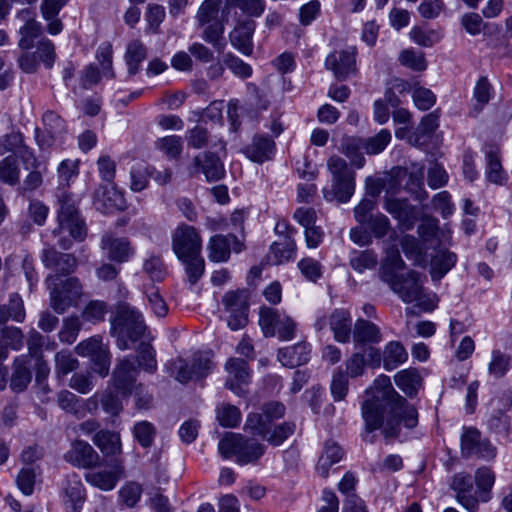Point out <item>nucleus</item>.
Listing matches in <instances>:
<instances>
[{
  "mask_svg": "<svg viewBox=\"0 0 512 512\" xmlns=\"http://www.w3.org/2000/svg\"><path fill=\"white\" fill-rule=\"evenodd\" d=\"M356 54L357 49L354 46L336 50L326 57L325 66L338 80H345L357 72Z\"/></svg>",
  "mask_w": 512,
  "mask_h": 512,
  "instance_id": "nucleus-14",
  "label": "nucleus"
},
{
  "mask_svg": "<svg viewBox=\"0 0 512 512\" xmlns=\"http://www.w3.org/2000/svg\"><path fill=\"white\" fill-rule=\"evenodd\" d=\"M111 470L109 471H91L85 474V480L104 491L114 489L120 475L123 472V466L120 460L114 459L110 464Z\"/></svg>",
  "mask_w": 512,
  "mask_h": 512,
  "instance_id": "nucleus-27",
  "label": "nucleus"
},
{
  "mask_svg": "<svg viewBox=\"0 0 512 512\" xmlns=\"http://www.w3.org/2000/svg\"><path fill=\"white\" fill-rule=\"evenodd\" d=\"M42 263L56 273L68 275L75 271L77 260L72 254L60 253L54 247L43 249Z\"/></svg>",
  "mask_w": 512,
  "mask_h": 512,
  "instance_id": "nucleus-25",
  "label": "nucleus"
},
{
  "mask_svg": "<svg viewBox=\"0 0 512 512\" xmlns=\"http://www.w3.org/2000/svg\"><path fill=\"white\" fill-rule=\"evenodd\" d=\"M364 150L363 138L344 137L341 142L340 151L349 158L351 164L360 169L365 164V158L361 153Z\"/></svg>",
  "mask_w": 512,
  "mask_h": 512,
  "instance_id": "nucleus-41",
  "label": "nucleus"
},
{
  "mask_svg": "<svg viewBox=\"0 0 512 512\" xmlns=\"http://www.w3.org/2000/svg\"><path fill=\"white\" fill-rule=\"evenodd\" d=\"M67 462L76 467L91 468L99 462V455L87 442L78 440L72 443L71 448L65 453Z\"/></svg>",
  "mask_w": 512,
  "mask_h": 512,
  "instance_id": "nucleus-24",
  "label": "nucleus"
},
{
  "mask_svg": "<svg viewBox=\"0 0 512 512\" xmlns=\"http://www.w3.org/2000/svg\"><path fill=\"white\" fill-rule=\"evenodd\" d=\"M36 54H39V59L44 64L47 69H51L56 60L55 46L53 42L43 37L41 38L36 45V50L34 51Z\"/></svg>",
  "mask_w": 512,
  "mask_h": 512,
  "instance_id": "nucleus-61",
  "label": "nucleus"
},
{
  "mask_svg": "<svg viewBox=\"0 0 512 512\" xmlns=\"http://www.w3.org/2000/svg\"><path fill=\"white\" fill-rule=\"evenodd\" d=\"M93 442L106 455H115L121 451L120 436L115 432L97 431L93 437Z\"/></svg>",
  "mask_w": 512,
  "mask_h": 512,
  "instance_id": "nucleus-44",
  "label": "nucleus"
},
{
  "mask_svg": "<svg viewBox=\"0 0 512 512\" xmlns=\"http://www.w3.org/2000/svg\"><path fill=\"white\" fill-rule=\"evenodd\" d=\"M221 0H205L198 9L196 19L200 26L213 22L219 12Z\"/></svg>",
  "mask_w": 512,
  "mask_h": 512,
  "instance_id": "nucleus-62",
  "label": "nucleus"
},
{
  "mask_svg": "<svg viewBox=\"0 0 512 512\" xmlns=\"http://www.w3.org/2000/svg\"><path fill=\"white\" fill-rule=\"evenodd\" d=\"M66 503H70L73 512H80L85 499L84 487L77 474L67 476L64 483Z\"/></svg>",
  "mask_w": 512,
  "mask_h": 512,
  "instance_id": "nucleus-36",
  "label": "nucleus"
},
{
  "mask_svg": "<svg viewBox=\"0 0 512 512\" xmlns=\"http://www.w3.org/2000/svg\"><path fill=\"white\" fill-rule=\"evenodd\" d=\"M138 375V366L135 356H127L121 359L115 366L112 380L114 387L122 395L131 394L135 387Z\"/></svg>",
  "mask_w": 512,
  "mask_h": 512,
  "instance_id": "nucleus-15",
  "label": "nucleus"
},
{
  "mask_svg": "<svg viewBox=\"0 0 512 512\" xmlns=\"http://www.w3.org/2000/svg\"><path fill=\"white\" fill-rule=\"evenodd\" d=\"M227 324L232 330H239L248 322V299L244 291H229L223 297Z\"/></svg>",
  "mask_w": 512,
  "mask_h": 512,
  "instance_id": "nucleus-13",
  "label": "nucleus"
},
{
  "mask_svg": "<svg viewBox=\"0 0 512 512\" xmlns=\"http://www.w3.org/2000/svg\"><path fill=\"white\" fill-rule=\"evenodd\" d=\"M256 23L252 19L238 21L230 33L231 44L242 54L249 56L253 52V34Z\"/></svg>",
  "mask_w": 512,
  "mask_h": 512,
  "instance_id": "nucleus-26",
  "label": "nucleus"
},
{
  "mask_svg": "<svg viewBox=\"0 0 512 512\" xmlns=\"http://www.w3.org/2000/svg\"><path fill=\"white\" fill-rule=\"evenodd\" d=\"M46 283L50 290V307L57 314H64L78 304L82 296V285L78 278L70 277L62 281L56 275H49Z\"/></svg>",
  "mask_w": 512,
  "mask_h": 512,
  "instance_id": "nucleus-8",
  "label": "nucleus"
},
{
  "mask_svg": "<svg viewBox=\"0 0 512 512\" xmlns=\"http://www.w3.org/2000/svg\"><path fill=\"white\" fill-rule=\"evenodd\" d=\"M79 361L67 350H61L55 355V370L58 375L65 376L76 370Z\"/></svg>",
  "mask_w": 512,
  "mask_h": 512,
  "instance_id": "nucleus-60",
  "label": "nucleus"
},
{
  "mask_svg": "<svg viewBox=\"0 0 512 512\" xmlns=\"http://www.w3.org/2000/svg\"><path fill=\"white\" fill-rule=\"evenodd\" d=\"M296 255V243L293 237L285 236L281 241H275L270 246L267 254V262L272 265H280L293 260Z\"/></svg>",
  "mask_w": 512,
  "mask_h": 512,
  "instance_id": "nucleus-34",
  "label": "nucleus"
},
{
  "mask_svg": "<svg viewBox=\"0 0 512 512\" xmlns=\"http://www.w3.org/2000/svg\"><path fill=\"white\" fill-rule=\"evenodd\" d=\"M473 479L481 502H488L491 498L490 492L495 482L494 473L487 467H481L476 470Z\"/></svg>",
  "mask_w": 512,
  "mask_h": 512,
  "instance_id": "nucleus-47",
  "label": "nucleus"
},
{
  "mask_svg": "<svg viewBox=\"0 0 512 512\" xmlns=\"http://www.w3.org/2000/svg\"><path fill=\"white\" fill-rule=\"evenodd\" d=\"M108 313V305L102 300L89 301L82 310L81 317L83 321L91 324H98L105 320Z\"/></svg>",
  "mask_w": 512,
  "mask_h": 512,
  "instance_id": "nucleus-49",
  "label": "nucleus"
},
{
  "mask_svg": "<svg viewBox=\"0 0 512 512\" xmlns=\"http://www.w3.org/2000/svg\"><path fill=\"white\" fill-rule=\"evenodd\" d=\"M107 347L102 342L101 336H92L78 343L75 347V352L81 357H93L102 349Z\"/></svg>",
  "mask_w": 512,
  "mask_h": 512,
  "instance_id": "nucleus-63",
  "label": "nucleus"
},
{
  "mask_svg": "<svg viewBox=\"0 0 512 512\" xmlns=\"http://www.w3.org/2000/svg\"><path fill=\"white\" fill-rule=\"evenodd\" d=\"M295 431V424L292 422H283L272 427L267 425L265 433H252L265 439L273 446L281 445Z\"/></svg>",
  "mask_w": 512,
  "mask_h": 512,
  "instance_id": "nucleus-43",
  "label": "nucleus"
},
{
  "mask_svg": "<svg viewBox=\"0 0 512 512\" xmlns=\"http://www.w3.org/2000/svg\"><path fill=\"white\" fill-rule=\"evenodd\" d=\"M16 19L22 23L18 30L20 35L18 47L21 50H30L35 39L42 33V26L36 20L35 12L30 8H23L18 11Z\"/></svg>",
  "mask_w": 512,
  "mask_h": 512,
  "instance_id": "nucleus-16",
  "label": "nucleus"
},
{
  "mask_svg": "<svg viewBox=\"0 0 512 512\" xmlns=\"http://www.w3.org/2000/svg\"><path fill=\"white\" fill-rule=\"evenodd\" d=\"M146 58V49L139 40H133L127 45L125 61L128 66V73L135 75L141 62Z\"/></svg>",
  "mask_w": 512,
  "mask_h": 512,
  "instance_id": "nucleus-45",
  "label": "nucleus"
},
{
  "mask_svg": "<svg viewBox=\"0 0 512 512\" xmlns=\"http://www.w3.org/2000/svg\"><path fill=\"white\" fill-rule=\"evenodd\" d=\"M156 146L169 158H177L182 152V139L177 135L166 136L157 140Z\"/></svg>",
  "mask_w": 512,
  "mask_h": 512,
  "instance_id": "nucleus-64",
  "label": "nucleus"
},
{
  "mask_svg": "<svg viewBox=\"0 0 512 512\" xmlns=\"http://www.w3.org/2000/svg\"><path fill=\"white\" fill-rule=\"evenodd\" d=\"M461 454L465 458L476 456L489 461L495 458L497 448L480 431L473 427H464L460 438Z\"/></svg>",
  "mask_w": 512,
  "mask_h": 512,
  "instance_id": "nucleus-11",
  "label": "nucleus"
},
{
  "mask_svg": "<svg viewBox=\"0 0 512 512\" xmlns=\"http://www.w3.org/2000/svg\"><path fill=\"white\" fill-rule=\"evenodd\" d=\"M24 336L20 328L13 326L0 327V361L8 356V348L20 350Z\"/></svg>",
  "mask_w": 512,
  "mask_h": 512,
  "instance_id": "nucleus-37",
  "label": "nucleus"
},
{
  "mask_svg": "<svg viewBox=\"0 0 512 512\" xmlns=\"http://www.w3.org/2000/svg\"><path fill=\"white\" fill-rule=\"evenodd\" d=\"M439 126L438 115L436 112H432L424 116L412 136H410V142L414 145L421 144V139L425 136L432 134Z\"/></svg>",
  "mask_w": 512,
  "mask_h": 512,
  "instance_id": "nucleus-53",
  "label": "nucleus"
},
{
  "mask_svg": "<svg viewBox=\"0 0 512 512\" xmlns=\"http://www.w3.org/2000/svg\"><path fill=\"white\" fill-rule=\"evenodd\" d=\"M395 384L407 396L413 397L417 394L421 387V376L414 368L403 369L397 372L394 376Z\"/></svg>",
  "mask_w": 512,
  "mask_h": 512,
  "instance_id": "nucleus-39",
  "label": "nucleus"
},
{
  "mask_svg": "<svg viewBox=\"0 0 512 512\" xmlns=\"http://www.w3.org/2000/svg\"><path fill=\"white\" fill-rule=\"evenodd\" d=\"M365 429L381 430L386 439L397 437L401 428L412 429L418 424V413L392 386L386 375L378 376L366 390L361 407Z\"/></svg>",
  "mask_w": 512,
  "mask_h": 512,
  "instance_id": "nucleus-1",
  "label": "nucleus"
},
{
  "mask_svg": "<svg viewBox=\"0 0 512 512\" xmlns=\"http://www.w3.org/2000/svg\"><path fill=\"white\" fill-rule=\"evenodd\" d=\"M391 132L388 129H382L373 137L363 138L364 151L368 155H376L384 151L391 141Z\"/></svg>",
  "mask_w": 512,
  "mask_h": 512,
  "instance_id": "nucleus-52",
  "label": "nucleus"
},
{
  "mask_svg": "<svg viewBox=\"0 0 512 512\" xmlns=\"http://www.w3.org/2000/svg\"><path fill=\"white\" fill-rule=\"evenodd\" d=\"M58 227L53 230V235L58 237L59 246L68 250L73 240L82 241L86 236L84 222L80 219L73 197L66 192L58 196Z\"/></svg>",
  "mask_w": 512,
  "mask_h": 512,
  "instance_id": "nucleus-3",
  "label": "nucleus"
},
{
  "mask_svg": "<svg viewBox=\"0 0 512 512\" xmlns=\"http://www.w3.org/2000/svg\"><path fill=\"white\" fill-rule=\"evenodd\" d=\"M94 206L103 213H113L126 209L127 203L123 192L115 185L100 186L94 193Z\"/></svg>",
  "mask_w": 512,
  "mask_h": 512,
  "instance_id": "nucleus-18",
  "label": "nucleus"
},
{
  "mask_svg": "<svg viewBox=\"0 0 512 512\" xmlns=\"http://www.w3.org/2000/svg\"><path fill=\"white\" fill-rule=\"evenodd\" d=\"M401 248L408 259L421 263L424 259V250L419 241L412 235H405L400 240Z\"/></svg>",
  "mask_w": 512,
  "mask_h": 512,
  "instance_id": "nucleus-58",
  "label": "nucleus"
},
{
  "mask_svg": "<svg viewBox=\"0 0 512 512\" xmlns=\"http://www.w3.org/2000/svg\"><path fill=\"white\" fill-rule=\"evenodd\" d=\"M145 330L144 318L138 309L127 303L118 304L115 316L111 320V334L116 337V344L120 350L129 349L130 342L139 340Z\"/></svg>",
  "mask_w": 512,
  "mask_h": 512,
  "instance_id": "nucleus-4",
  "label": "nucleus"
},
{
  "mask_svg": "<svg viewBox=\"0 0 512 512\" xmlns=\"http://www.w3.org/2000/svg\"><path fill=\"white\" fill-rule=\"evenodd\" d=\"M330 329L339 343H348L352 332V319L348 310L335 309L329 316Z\"/></svg>",
  "mask_w": 512,
  "mask_h": 512,
  "instance_id": "nucleus-29",
  "label": "nucleus"
},
{
  "mask_svg": "<svg viewBox=\"0 0 512 512\" xmlns=\"http://www.w3.org/2000/svg\"><path fill=\"white\" fill-rule=\"evenodd\" d=\"M213 368L210 352H196L192 356V363L178 358L171 363L172 373L177 381L187 383L190 380H199L206 377Z\"/></svg>",
  "mask_w": 512,
  "mask_h": 512,
  "instance_id": "nucleus-10",
  "label": "nucleus"
},
{
  "mask_svg": "<svg viewBox=\"0 0 512 512\" xmlns=\"http://www.w3.org/2000/svg\"><path fill=\"white\" fill-rule=\"evenodd\" d=\"M330 391L334 401H342L348 394L349 377L341 368H338L332 376Z\"/></svg>",
  "mask_w": 512,
  "mask_h": 512,
  "instance_id": "nucleus-55",
  "label": "nucleus"
},
{
  "mask_svg": "<svg viewBox=\"0 0 512 512\" xmlns=\"http://www.w3.org/2000/svg\"><path fill=\"white\" fill-rule=\"evenodd\" d=\"M31 381L29 361L24 357H17L14 361V371L11 376L10 388L15 392H22Z\"/></svg>",
  "mask_w": 512,
  "mask_h": 512,
  "instance_id": "nucleus-42",
  "label": "nucleus"
},
{
  "mask_svg": "<svg viewBox=\"0 0 512 512\" xmlns=\"http://www.w3.org/2000/svg\"><path fill=\"white\" fill-rule=\"evenodd\" d=\"M384 208L396 218L402 229L410 230L414 225L413 208L405 199L386 198Z\"/></svg>",
  "mask_w": 512,
  "mask_h": 512,
  "instance_id": "nucleus-35",
  "label": "nucleus"
},
{
  "mask_svg": "<svg viewBox=\"0 0 512 512\" xmlns=\"http://www.w3.org/2000/svg\"><path fill=\"white\" fill-rule=\"evenodd\" d=\"M487 160L486 176L494 184H503L506 180L499 156V148L496 146H487L485 149Z\"/></svg>",
  "mask_w": 512,
  "mask_h": 512,
  "instance_id": "nucleus-38",
  "label": "nucleus"
},
{
  "mask_svg": "<svg viewBox=\"0 0 512 512\" xmlns=\"http://www.w3.org/2000/svg\"><path fill=\"white\" fill-rule=\"evenodd\" d=\"M193 173L204 174L208 182L221 180L225 176V168L221 159L212 152L198 154L193 159Z\"/></svg>",
  "mask_w": 512,
  "mask_h": 512,
  "instance_id": "nucleus-22",
  "label": "nucleus"
},
{
  "mask_svg": "<svg viewBox=\"0 0 512 512\" xmlns=\"http://www.w3.org/2000/svg\"><path fill=\"white\" fill-rule=\"evenodd\" d=\"M344 454V450L337 442L333 440L326 441L316 465L318 474L323 478H327L330 468L339 463L344 457Z\"/></svg>",
  "mask_w": 512,
  "mask_h": 512,
  "instance_id": "nucleus-31",
  "label": "nucleus"
},
{
  "mask_svg": "<svg viewBox=\"0 0 512 512\" xmlns=\"http://www.w3.org/2000/svg\"><path fill=\"white\" fill-rule=\"evenodd\" d=\"M259 325L265 337L277 335L282 341L292 340L297 329L296 322L290 316L271 307L260 308Z\"/></svg>",
  "mask_w": 512,
  "mask_h": 512,
  "instance_id": "nucleus-9",
  "label": "nucleus"
},
{
  "mask_svg": "<svg viewBox=\"0 0 512 512\" xmlns=\"http://www.w3.org/2000/svg\"><path fill=\"white\" fill-rule=\"evenodd\" d=\"M405 263L402 260L399 251L396 248L390 249L387 252L385 262L380 269V278L384 282V273L388 272L394 277L399 276L397 271L404 269Z\"/></svg>",
  "mask_w": 512,
  "mask_h": 512,
  "instance_id": "nucleus-59",
  "label": "nucleus"
},
{
  "mask_svg": "<svg viewBox=\"0 0 512 512\" xmlns=\"http://www.w3.org/2000/svg\"><path fill=\"white\" fill-rule=\"evenodd\" d=\"M172 249L183 263L189 283L196 284L205 270L201 256L202 238L198 230L186 224L178 226L172 234Z\"/></svg>",
  "mask_w": 512,
  "mask_h": 512,
  "instance_id": "nucleus-2",
  "label": "nucleus"
},
{
  "mask_svg": "<svg viewBox=\"0 0 512 512\" xmlns=\"http://www.w3.org/2000/svg\"><path fill=\"white\" fill-rule=\"evenodd\" d=\"M331 185L323 188V196L327 201L348 202L355 192V172L348 167L345 159L332 155L327 160Z\"/></svg>",
  "mask_w": 512,
  "mask_h": 512,
  "instance_id": "nucleus-6",
  "label": "nucleus"
},
{
  "mask_svg": "<svg viewBox=\"0 0 512 512\" xmlns=\"http://www.w3.org/2000/svg\"><path fill=\"white\" fill-rule=\"evenodd\" d=\"M133 435L143 448H149L154 442L156 428L148 421H139L133 427Z\"/></svg>",
  "mask_w": 512,
  "mask_h": 512,
  "instance_id": "nucleus-56",
  "label": "nucleus"
},
{
  "mask_svg": "<svg viewBox=\"0 0 512 512\" xmlns=\"http://www.w3.org/2000/svg\"><path fill=\"white\" fill-rule=\"evenodd\" d=\"M384 282L405 303L417 302V305L424 311H432L437 306L436 296L424 293L423 282L416 271H410L406 275L397 277L385 272Z\"/></svg>",
  "mask_w": 512,
  "mask_h": 512,
  "instance_id": "nucleus-5",
  "label": "nucleus"
},
{
  "mask_svg": "<svg viewBox=\"0 0 512 512\" xmlns=\"http://www.w3.org/2000/svg\"><path fill=\"white\" fill-rule=\"evenodd\" d=\"M20 181V167L17 158L9 155L0 161V182L15 186Z\"/></svg>",
  "mask_w": 512,
  "mask_h": 512,
  "instance_id": "nucleus-46",
  "label": "nucleus"
},
{
  "mask_svg": "<svg viewBox=\"0 0 512 512\" xmlns=\"http://www.w3.org/2000/svg\"><path fill=\"white\" fill-rule=\"evenodd\" d=\"M233 249L236 253L242 250V244L239 242L236 236L229 235H214L210 238L207 250L208 259L212 262H226Z\"/></svg>",
  "mask_w": 512,
  "mask_h": 512,
  "instance_id": "nucleus-21",
  "label": "nucleus"
},
{
  "mask_svg": "<svg viewBox=\"0 0 512 512\" xmlns=\"http://www.w3.org/2000/svg\"><path fill=\"white\" fill-rule=\"evenodd\" d=\"M218 449L224 458L236 456L240 465L256 462L265 452L263 444L238 433H227L219 441Z\"/></svg>",
  "mask_w": 512,
  "mask_h": 512,
  "instance_id": "nucleus-7",
  "label": "nucleus"
},
{
  "mask_svg": "<svg viewBox=\"0 0 512 512\" xmlns=\"http://www.w3.org/2000/svg\"><path fill=\"white\" fill-rule=\"evenodd\" d=\"M82 323L78 316L71 315L65 317L62 321V327L58 333L59 340L62 343L72 344L78 337Z\"/></svg>",
  "mask_w": 512,
  "mask_h": 512,
  "instance_id": "nucleus-51",
  "label": "nucleus"
},
{
  "mask_svg": "<svg viewBox=\"0 0 512 512\" xmlns=\"http://www.w3.org/2000/svg\"><path fill=\"white\" fill-rule=\"evenodd\" d=\"M510 355L500 351L493 350L491 361L488 365V372L495 378H502L510 368Z\"/></svg>",
  "mask_w": 512,
  "mask_h": 512,
  "instance_id": "nucleus-54",
  "label": "nucleus"
},
{
  "mask_svg": "<svg viewBox=\"0 0 512 512\" xmlns=\"http://www.w3.org/2000/svg\"><path fill=\"white\" fill-rule=\"evenodd\" d=\"M457 255L447 249L435 251L430 262V275L433 281H440L456 264Z\"/></svg>",
  "mask_w": 512,
  "mask_h": 512,
  "instance_id": "nucleus-33",
  "label": "nucleus"
},
{
  "mask_svg": "<svg viewBox=\"0 0 512 512\" xmlns=\"http://www.w3.org/2000/svg\"><path fill=\"white\" fill-rule=\"evenodd\" d=\"M242 152L252 162L262 164L274 156L275 142L267 135L256 134Z\"/></svg>",
  "mask_w": 512,
  "mask_h": 512,
  "instance_id": "nucleus-23",
  "label": "nucleus"
},
{
  "mask_svg": "<svg viewBox=\"0 0 512 512\" xmlns=\"http://www.w3.org/2000/svg\"><path fill=\"white\" fill-rule=\"evenodd\" d=\"M216 418L221 426L234 428L241 421V412L234 405L222 403L216 408Z\"/></svg>",
  "mask_w": 512,
  "mask_h": 512,
  "instance_id": "nucleus-50",
  "label": "nucleus"
},
{
  "mask_svg": "<svg viewBox=\"0 0 512 512\" xmlns=\"http://www.w3.org/2000/svg\"><path fill=\"white\" fill-rule=\"evenodd\" d=\"M100 246L107 258L116 263L128 262L134 255V249L127 238L116 237L111 233L102 236Z\"/></svg>",
  "mask_w": 512,
  "mask_h": 512,
  "instance_id": "nucleus-20",
  "label": "nucleus"
},
{
  "mask_svg": "<svg viewBox=\"0 0 512 512\" xmlns=\"http://www.w3.org/2000/svg\"><path fill=\"white\" fill-rule=\"evenodd\" d=\"M474 484L472 475L466 472L456 473L450 482V488L455 492L457 502L469 512H477L481 501Z\"/></svg>",
  "mask_w": 512,
  "mask_h": 512,
  "instance_id": "nucleus-12",
  "label": "nucleus"
},
{
  "mask_svg": "<svg viewBox=\"0 0 512 512\" xmlns=\"http://www.w3.org/2000/svg\"><path fill=\"white\" fill-rule=\"evenodd\" d=\"M492 95V87L486 77H481L474 88L473 97L475 104L473 112L478 114L483 107L489 102Z\"/></svg>",
  "mask_w": 512,
  "mask_h": 512,
  "instance_id": "nucleus-57",
  "label": "nucleus"
},
{
  "mask_svg": "<svg viewBox=\"0 0 512 512\" xmlns=\"http://www.w3.org/2000/svg\"><path fill=\"white\" fill-rule=\"evenodd\" d=\"M378 262L377 254L373 250L353 251L349 256L350 266L357 272L362 273L372 269Z\"/></svg>",
  "mask_w": 512,
  "mask_h": 512,
  "instance_id": "nucleus-48",
  "label": "nucleus"
},
{
  "mask_svg": "<svg viewBox=\"0 0 512 512\" xmlns=\"http://www.w3.org/2000/svg\"><path fill=\"white\" fill-rule=\"evenodd\" d=\"M311 346L302 341L279 349L277 357L283 366L294 368L306 364L310 359Z\"/></svg>",
  "mask_w": 512,
  "mask_h": 512,
  "instance_id": "nucleus-28",
  "label": "nucleus"
},
{
  "mask_svg": "<svg viewBox=\"0 0 512 512\" xmlns=\"http://www.w3.org/2000/svg\"><path fill=\"white\" fill-rule=\"evenodd\" d=\"M353 342L356 347L366 344H378L382 341L380 328L371 321L359 318L353 328Z\"/></svg>",
  "mask_w": 512,
  "mask_h": 512,
  "instance_id": "nucleus-30",
  "label": "nucleus"
},
{
  "mask_svg": "<svg viewBox=\"0 0 512 512\" xmlns=\"http://www.w3.org/2000/svg\"><path fill=\"white\" fill-rule=\"evenodd\" d=\"M70 0H42L40 12L42 18L47 21V31L51 35H57L63 30V24L58 18L61 9Z\"/></svg>",
  "mask_w": 512,
  "mask_h": 512,
  "instance_id": "nucleus-32",
  "label": "nucleus"
},
{
  "mask_svg": "<svg viewBox=\"0 0 512 512\" xmlns=\"http://www.w3.org/2000/svg\"><path fill=\"white\" fill-rule=\"evenodd\" d=\"M262 413H250L247 416L245 430L250 433H265L267 425L284 416L285 407L279 402H270L263 406Z\"/></svg>",
  "mask_w": 512,
  "mask_h": 512,
  "instance_id": "nucleus-17",
  "label": "nucleus"
},
{
  "mask_svg": "<svg viewBox=\"0 0 512 512\" xmlns=\"http://www.w3.org/2000/svg\"><path fill=\"white\" fill-rule=\"evenodd\" d=\"M408 359V353L398 341L388 342L383 350V367L387 371L396 369Z\"/></svg>",
  "mask_w": 512,
  "mask_h": 512,
  "instance_id": "nucleus-40",
  "label": "nucleus"
},
{
  "mask_svg": "<svg viewBox=\"0 0 512 512\" xmlns=\"http://www.w3.org/2000/svg\"><path fill=\"white\" fill-rule=\"evenodd\" d=\"M225 369L228 373L225 386L238 396L245 394L243 386L250 381V371L245 360L240 358H231L227 361Z\"/></svg>",
  "mask_w": 512,
  "mask_h": 512,
  "instance_id": "nucleus-19",
  "label": "nucleus"
}]
</instances>
